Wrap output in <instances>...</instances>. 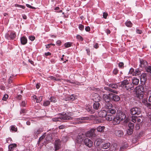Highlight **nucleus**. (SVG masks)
I'll use <instances>...</instances> for the list:
<instances>
[{
  "instance_id": "nucleus-1",
  "label": "nucleus",
  "mask_w": 151,
  "mask_h": 151,
  "mask_svg": "<svg viewBox=\"0 0 151 151\" xmlns=\"http://www.w3.org/2000/svg\"><path fill=\"white\" fill-rule=\"evenodd\" d=\"M127 78V79H125L123 81L121 82V86L122 88H125L126 89L128 90H133L134 89V86L130 82L129 78L127 77H125L124 79Z\"/></svg>"
},
{
  "instance_id": "nucleus-2",
  "label": "nucleus",
  "mask_w": 151,
  "mask_h": 151,
  "mask_svg": "<svg viewBox=\"0 0 151 151\" xmlns=\"http://www.w3.org/2000/svg\"><path fill=\"white\" fill-rule=\"evenodd\" d=\"M73 118L70 116L68 115L66 113L60 115L59 116L54 118L52 119L54 122L60 121H62L72 120Z\"/></svg>"
},
{
  "instance_id": "nucleus-3",
  "label": "nucleus",
  "mask_w": 151,
  "mask_h": 151,
  "mask_svg": "<svg viewBox=\"0 0 151 151\" xmlns=\"http://www.w3.org/2000/svg\"><path fill=\"white\" fill-rule=\"evenodd\" d=\"M135 90L137 94L138 97L140 99L142 98L143 96V93L145 91V89L143 86H139L135 88Z\"/></svg>"
},
{
  "instance_id": "nucleus-4",
  "label": "nucleus",
  "mask_w": 151,
  "mask_h": 151,
  "mask_svg": "<svg viewBox=\"0 0 151 151\" xmlns=\"http://www.w3.org/2000/svg\"><path fill=\"white\" fill-rule=\"evenodd\" d=\"M109 87H104V89L108 91L109 92H111L113 93H114L116 94L117 93V92L114 90L111 89L110 88H111L113 89H116L118 88L117 83H111L109 85Z\"/></svg>"
},
{
  "instance_id": "nucleus-5",
  "label": "nucleus",
  "mask_w": 151,
  "mask_h": 151,
  "mask_svg": "<svg viewBox=\"0 0 151 151\" xmlns=\"http://www.w3.org/2000/svg\"><path fill=\"white\" fill-rule=\"evenodd\" d=\"M141 113V109L138 107H133L130 110V113L132 115H139Z\"/></svg>"
},
{
  "instance_id": "nucleus-6",
  "label": "nucleus",
  "mask_w": 151,
  "mask_h": 151,
  "mask_svg": "<svg viewBox=\"0 0 151 151\" xmlns=\"http://www.w3.org/2000/svg\"><path fill=\"white\" fill-rule=\"evenodd\" d=\"M86 136L83 133H79L76 138V142L78 143L81 144L83 141Z\"/></svg>"
},
{
  "instance_id": "nucleus-7",
  "label": "nucleus",
  "mask_w": 151,
  "mask_h": 151,
  "mask_svg": "<svg viewBox=\"0 0 151 151\" xmlns=\"http://www.w3.org/2000/svg\"><path fill=\"white\" fill-rule=\"evenodd\" d=\"M16 37V34L14 32H9L5 35V37L8 40H13Z\"/></svg>"
},
{
  "instance_id": "nucleus-8",
  "label": "nucleus",
  "mask_w": 151,
  "mask_h": 151,
  "mask_svg": "<svg viewBox=\"0 0 151 151\" xmlns=\"http://www.w3.org/2000/svg\"><path fill=\"white\" fill-rule=\"evenodd\" d=\"M96 129V128H92L89 131L86 132V134H85L86 136L88 137L95 136L96 134H95V132Z\"/></svg>"
},
{
  "instance_id": "nucleus-9",
  "label": "nucleus",
  "mask_w": 151,
  "mask_h": 151,
  "mask_svg": "<svg viewBox=\"0 0 151 151\" xmlns=\"http://www.w3.org/2000/svg\"><path fill=\"white\" fill-rule=\"evenodd\" d=\"M44 130L42 126H40L39 127L35 129L34 130V135L37 136L38 134L42 132Z\"/></svg>"
},
{
  "instance_id": "nucleus-10",
  "label": "nucleus",
  "mask_w": 151,
  "mask_h": 151,
  "mask_svg": "<svg viewBox=\"0 0 151 151\" xmlns=\"http://www.w3.org/2000/svg\"><path fill=\"white\" fill-rule=\"evenodd\" d=\"M116 116L121 121L123 120L126 117L125 114L122 111L117 112Z\"/></svg>"
},
{
  "instance_id": "nucleus-11",
  "label": "nucleus",
  "mask_w": 151,
  "mask_h": 151,
  "mask_svg": "<svg viewBox=\"0 0 151 151\" xmlns=\"http://www.w3.org/2000/svg\"><path fill=\"white\" fill-rule=\"evenodd\" d=\"M109 95L110 96V97L111 98V101L117 102L120 99L119 96L115 94L110 93H109Z\"/></svg>"
},
{
  "instance_id": "nucleus-12",
  "label": "nucleus",
  "mask_w": 151,
  "mask_h": 151,
  "mask_svg": "<svg viewBox=\"0 0 151 151\" xmlns=\"http://www.w3.org/2000/svg\"><path fill=\"white\" fill-rule=\"evenodd\" d=\"M88 117H82L79 118H77L75 122H74V124H81V123H83L84 122L83 121H81V120H88Z\"/></svg>"
},
{
  "instance_id": "nucleus-13",
  "label": "nucleus",
  "mask_w": 151,
  "mask_h": 151,
  "mask_svg": "<svg viewBox=\"0 0 151 151\" xmlns=\"http://www.w3.org/2000/svg\"><path fill=\"white\" fill-rule=\"evenodd\" d=\"M84 142L85 145L89 147H91L93 146V143L91 140L87 138L84 140Z\"/></svg>"
},
{
  "instance_id": "nucleus-14",
  "label": "nucleus",
  "mask_w": 151,
  "mask_h": 151,
  "mask_svg": "<svg viewBox=\"0 0 151 151\" xmlns=\"http://www.w3.org/2000/svg\"><path fill=\"white\" fill-rule=\"evenodd\" d=\"M140 64L139 66L143 68H145L147 66V62L143 59H140L139 60Z\"/></svg>"
},
{
  "instance_id": "nucleus-15",
  "label": "nucleus",
  "mask_w": 151,
  "mask_h": 151,
  "mask_svg": "<svg viewBox=\"0 0 151 151\" xmlns=\"http://www.w3.org/2000/svg\"><path fill=\"white\" fill-rule=\"evenodd\" d=\"M61 145V142L60 139H57L55 140V150H58Z\"/></svg>"
},
{
  "instance_id": "nucleus-16",
  "label": "nucleus",
  "mask_w": 151,
  "mask_h": 151,
  "mask_svg": "<svg viewBox=\"0 0 151 151\" xmlns=\"http://www.w3.org/2000/svg\"><path fill=\"white\" fill-rule=\"evenodd\" d=\"M103 98L106 102H110L111 99L109 93L108 94H104L103 95Z\"/></svg>"
},
{
  "instance_id": "nucleus-17",
  "label": "nucleus",
  "mask_w": 151,
  "mask_h": 151,
  "mask_svg": "<svg viewBox=\"0 0 151 151\" xmlns=\"http://www.w3.org/2000/svg\"><path fill=\"white\" fill-rule=\"evenodd\" d=\"M107 114L108 112L105 110L101 111L98 113L99 116L101 117H105Z\"/></svg>"
},
{
  "instance_id": "nucleus-18",
  "label": "nucleus",
  "mask_w": 151,
  "mask_h": 151,
  "mask_svg": "<svg viewBox=\"0 0 151 151\" xmlns=\"http://www.w3.org/2000/svg\"><path fill=\"white\" fill-rule=\"evenodd\" d=\"M93 107L94 109L97 110L99 109H100L101 107V104L98 102H95L93 105Z\"/></svg>"
},
{
  "instance_id": "nucleus-19",
  "label": "nucleus",
  "mask_w": 151,
  "mask_h": 151,
  "mask_svg": "<svg viewBox=\"0 0 151 151\" xmlns=\"http://www.w3.org/2000/svg\"><path fill=\"white\" fill-rule=\"evenodd\" d=\"M104 107L105 108L108 109V110L111 108H113V106L112 104L110 102H106L105 103Z\"/></svg>"
},
{
  "instance_id": "nucleus-20",
  "label": "nucleus",
  "mask_w": 151,
  "mask_h": 151,
  "mask_svg": "<svg viewBox=\"0 0 151 151\" xmlns=\"http://www.w3.org/2000/svg\"><path fill=\"white\" fill-rule=\"evenodd\" d=\"M121 121L116 116L115 117H114L113 119V123L114 125L119 124Z\"/></svg>"
},
{
  "instance_id": "nucleus-21",
  "label": "nucleus",
  "mask_w": 151,
  "mask_h": 151,
  "mask_svg": "<svg viewBox=\"0 0 151 151\" xmlns=\"http://www.w3.org/2000/svg\"><path fill=\"white\" fill-rule=\"evenodd\" d=\"M21 42L22 44L24 45L27 43V39L25 36H23L20 38Z\"/></svg>"
},
{
  "instance_id": "nucleus-22",
  "label": "nucleus",
  "mask_w": 151,
  "mask_h": 151,
  "mask_svg": "<svg viewBox=\"0 0 151 151\" xmlns=\"http://www.w3.org/2000/svg\"><path fill=\"white\" fill-rule=\"evenodd\" d=\"M139 79L134 77L132 79V84H133V86L137 85L139 83Z\"/></svg>"
},
{
  "instance_id": "nucleus-23",
  "label": "nucleus",
  "mask_w": 151,
  "mask_h": 151,
  "mask_svg": "<svg viewBox=\"0 0 151 151\" xmlns=\"http://www.w3.org/2000/svg\"><path fill=\"white\" fill-rule=\"evenodd\" d=\"M115 133L116 135L119 137H121L123 135V132L120 130H116Z\"/></svg>"
},
{
  "instance_id": "nucleus-24",
  "label": "nucleus",
  "mask_w": 151,
  "mask_h": 151,
  "mask_svg": "<svg viewBox=\"0 0 151 151\" xmlns=\"http://www.w3.org/2000/svg\"><path fill=\"white\" fill-rule=\"evenodd\" d=\"M114 116L112 115H111L108 113L106 114V116L105 117L106 119L108 121H111L113 119Z\"/></svg>"
},
{
  "instance_id": "nucleus-25",
  "label": "nucleus",
  "mask_w": 151,
  "mask_h": 151,
  "mask_svg": "<svg viewBox=\"0 0 151 151\" xmlns=\"http://www.w3.org/2000/svg\"><path fill=\"white\" fill-rule=\"evenodd\" d=\"M141 81H146L147 80V75L146 73L142 74L140 78Z\"/></svg>"
},
{
  "instance_id": "nucleus-26",
  "label": "nucleus",
  "mask_w": 151,
  "mask_h": 151,
  "mask_svg": "<svg viewBox=\"0 0 151 151\" xmlns=\"http://www.w3.org/2000/svg\"><path fill=\"white\" fill-rule=\"evenodd\" d=\"M111 146V143L109 142L106 143L102 145V147L103 149H106Z\"/></svg>"
},
{
  "instance_id": "nucleus-27",
  "label": "nucleus",
  "mask_w": 151,
  "mask_h": 151,
  "mask_svg": "<svg viewBox=\"0 0 151 151\" xmlns=\"http://www.w3.org/2000/svg\"><path fill=\"white\" fill-rule=\"evenodd\" d=\"M17 147V144L15 143L10 144L9 145L8 147L9 150L10 151H12L14 148L16 147Z\"/></svg>"
},
{
  "instance_id": "nucleus-28",
  "label": "nucleus",
  "mask_w": 151,
  "mask_h": 151,
  "mask_svg": "<svg viewBox=\"0 0 151 151\" xmlns=\"http://www.w3.org/2000/svg\"><path fill=\"white\" fill-rule=\"evenodd\" d=\"M86 110L88 112H90L91 114H93L95 113V111L94 110L92 109V107L90 106H88L87 107Z\"/></svg>"
},
{
  "instance_id": "nucleus-29",
  "label": "nucleus",
  "mask_w": 151,
  "mask_h": 151,
  "mask_svg": "<svg viewBox=\"0 0 151 151\" xmlns=\"http://www.w3.org/2000/svg\"><path fill=\"white\" fill-rule=\"evenodd\" d=\"M105 129L104 126H99L97 128V130L98 132H104V130Z\"/></svg>"
},
{
  "instance_id": "nucleus-30",
  "label": "nucleus",
  "mask_w": 151,
  "mask_h": 151,
  "mask_svg": "<svg viewBox=\"0 0 151 151\" xmlns=\"http://www.w3.org/2000/svg\"><path fill=\"white\" fill-rule=\"evenodd\" d=\"M95 95L96 96V97L94 98L93 99V100L95 101V102H96L97 101L99 102L101 99V97L99 96V95L98 94H95Z\"/></svg>"
},
{
  "instance_id": "nucleus-31",
  "label": "nucleus",
  "mask_w": 151,
  "mask_h": 151,
  "mask_svg": "<svg viewBox=\"0 0 151 151\" xmlns=\"http://www.w3.org/2000/svg\"><path fill=\"white\" fill-rule=\"evenodd\" d=\"M108 113L110 114H114L116 112V110L115 109L111 108L108 110Z\"/></svg>"
},
{
  "instance_id": "nucleus-32",
  "label": "nucleus",
  "mask_w": 151,
  "mask_h": 151,
  "mask_svg": "<svg viewBox=\"0 0 151 151\" xmlns=\"http://www.w3.org/2000/svg\"><path fill=\"white\" fill-rule=\"evenodd\" d=\"M141 73V71L138 69H136L133 73V76L138 75Z\"/></svg>"
},
{
  "instance_id": "nucleus-33",
  "label": "nucleus",
  "mask_w": 151,
  "mask_h": 151,
  "mask_svg": "<svg viewBox=\"0 0 151 151\" xmlns=\"http://www.w3.org/2000/svg\"><path fill=\"white\" fill-rule=\"evenodd\" d=\"M125 24L128 27H131L132 25V24L131 21L127 20L125 22Z\"/></svg>"
},
{
  "instance_id": "nucleus-34",
  "label": "nucleus",
  "mask_w": 151,
  "mask_h": 151,
  "mask_svg": "<svg viewBox=\"0 0 151 151\" xmlns=\"http://www.w3.org/2000/svg\"><path fill=\"white\" fill-rule=\"evenodd\" d=\"M67 100H71V101H73L74 100L75 98L74 97V94H72L71 96L70 95H68L67 96Z\"/></svg>"
},
{
  "instance_id": "nucleus-35",
  "label": "nucleus",
  "mask_w": 151,
  "mask_h": 151,
  "mask_svg": "<svg viewBox=\"0 0 151 151\" xmlns=\"http://www.w3.org/2000/svg\"><path fill=\"white\" fill-rule=\"evenodd\" d=\"M46 139L47 141H51L52 139V134H49L47 135L46 136Z\"/></svg>"
},
{
  "instance_id": "nucleus-36",
  "label": "nucleus",
  "mask_w": 151,
  "mask_h": 151,
  "mask_svg": "<svg viewBox=\"0 0 151 151\" xmlns=\"http://www.w3.org/2000/svg\"><path fill=\"white\" fill-rule=\"evenodd\" d=\"M133 132V129H132L129 128L127 129V133L129 135L132 134Z\"/></svg>"
},
{
  "instance_id": "nucleus-37",
  "label": "nucleus",
  "mask_w": 151,
  "mask_h": 151,
  "mask_svg": "<svg viewBox=\"0 0 151 151\" xmlns=\"http://www.w3.org/2000/svg\"><path fill=\"white\" fill-rule=\"evenodd\" d=\"M72 43L70 42H68L64 44V46L66 48H67L71 46Z\"/></svg>"
},
{
  "instance_id": "nucleus-38",
  "label": "nucleus",
  "mask_w": 151,
  "mask_h": 151,
  "mask_svg": "<svg viewBox=\"0 0 151 151\" xmlns=\"http://www.w3.org/2000/svg\"><path fill=\"white\" fill-rule=\"evenodd\" d=\"M145 69L147 72L151 73V66H149L146 67Z\"/></svg>"
},
{
  "instance_id": "nucleus-39",
  "label": "nucleus",
  "mask_w": 151,
  "mask_h": 151,
  "mask_svg": "<svg viewBox=\"0 0 151 151\" xmlns=\"http://www.w3.org/2000/svg\"><path fill=\"white\" fill-rule=\"evenodd\" d=\"M50 104V102L48 101H44L43 103V105L45 106H49Z\"/></svg>"
},
{
  "instance_id": "nucleus-40",
  "label": "nucleus",
  "mask_w": 151,
  "mask_h": 151,
  "mask_svg": "<svg viewBox=\"0 0 151 151\" xmlns=\"http://www.w3.org/2000/svg\"><path fill=\"white\" fill-rule=\"evenodd\" d=\"M128 126L129 129H133L134 127V124L131 123H129Z\"/></svg>"
},
{
  "instance_id": "nucleus-41",
  "label": "nucleus",
  "mask_w": 151,
  "mask_h": 151,
  "mask_svg": "<svg viewBox=\"0 0 151 151\" xmlns=\"http://www.w3.org/2000/svg\"><path fill=\"white\" fill-rule=\"evenodd\" d=\"M50 99L51 102H55L57 101L56 99L54 97H51Z\"/></svg>"
},
{
  "instance_id": "nucleus-42",
  "label": "nucleus",
  "mask_w": 151,
  "mask_h": 151,
  "mask_svg": "<svg viewBox=\"0 0 151 151\" xmlns=\"http://www.w3.org/2000/svg\"><path fill=\"white\" fill-rule=\"evenodd\" d=\"M42 96H41L37 99L36 102L39 103L42 100Z\"/></svg>"
},
{
  "instance_id": "nucleus-43",
  "label": "nucleus",
  "mask_w": 151,
  "mask_h": 151,
  "mask_svg": "<svg viewBox=\"0 0 151 151\" xmlns=\"http://www.w3.org/2000/svg\"><path fill=\"white\" fill-rule=\"evenodd\" d=\"M124 63L122 62H120L119 63V67L121 68H124Z\"/></svg>"
},
{
  "instance_id": "nucleus-44",
  "label": "nucleus",
  "mask_w": 151,
  "mask_h": 151,
  "mask_svg": "<svg viewBox=\"0 0 151 151\" xmlns=\"http://www.w3.org/2000/svg\"><path fill=\"white\" fill-rule=\"evenodd\" d=\"M78 27L79 29L81 31L83 30L84 29V25L81 24H79Z\"/></svg>"
},
{
  "instance_id": "nucleus-45",
  "label": "nucleus",
  "mask_w": 151,
  "mask_h": 151,
  "mask_svg": "<svg viewBox=\"0 0 151 151\" xmlns=\"http://www.w3.org/2000/svg\"><path fill=\"white\" fill-rule=\"evenodd\" d=\"M8 95L7 94H5L4 95L2 99V100H3L4 101H6L8 99Z\"/></svg>"
},
{
  "instance_id": "nucleus-46",
  "label": "nucleus",
  "mask_w": 151,
  "mask_h": 151,
  "mask_svg": "<svg viewBox=\"0 0 151 151\" xmlns=\"http://www.w3.org/2000/svg\"><path fill=\"white\" fill-rule=\"evenodd\" d=\"M118 71H119V70L117 68H115L113 70V73L114 74L116 75L117 74Z\"/></svg>"
},
{
  "instance_id": "nucleus-47",
  "label": "nucleus",
  "mask_w": 151,
  "mask_h": 151,
  "mask_svg": "<svg viewBox=\"0 0 151 151\" xmlns=\"http://www.w3.org/2000/svg\"><path fill=\"white\" fill-rule=\"evenodd\" d=\"M26 110L25 109H22L21 110L20 114H24L26 113Z\"/></svg>"
},
{
  "instance_id": "nucleus-48",
  "label": "nucleus",
  "mask_w": 151,
  "mask_h": 151,
  "mask_svg": "<svg viewBox=\"0 0 151 151\" xmlns=\"http://www.w3.org/2000/svg\"><path fill=\"white\" fill-rule=\"evenodd\" d=\"M76 38L77 39L80 40L81 41H83V38L80 35H77L76 36Z\"/></svg>"
},
{
  "instance_id": "nucleus-49",
  "label": "nucleus",
  "mask_w": 151,
  "mask_h": 151,
  "mask_svg": "<svg viewBox=\"0 0 151 151\" xmlns=\"http://www.w3.org/2000/svg\"><path fill=\"white\" fill-rule=\"evenodd\" d=\"M15 6L20 7L23 9H24L25 8V7L22 5H19L18 4H15Z\"/></svg>"
},
{
  "instance_id": "nucleus-50",
  "label": "nucleus",
  "mask_w": 151,
  "mask_h": 151,
  "mask_svg": "<svg viewBox=\"0 0 151 151\" xmlns=\"http://www.w3.org/2000/svg\"><path fill=\"white\" fill-rule=\"evenodd\" d=\"M126 148L127 146H126L125 145H122L121 147L120 148V150L121 151H123L124 149H125Z\"/></svg>"
},
{
  "instance_id": "nucleus-51",
  "label": "nucleus",
  "mask_w": 151,
  "mask_h": 151,
  "mask_svg": "<svg viewBox=\"0 0 151 151\" xmlns=\"http://www.w3.org/2000/svg\"><path fill=\"white\" fill-rule=\"evenodd\" d=\"M11 129L12 131H14L15 132L17 130V128H15V127L13 126H11Z\"/></svg>"
},
{
  "instance_id": "nucleus-52",
  "label": "nucleus",
  "mask_w": 151,
  "mask_h": 151,
  "mask_svg": "<svg viewBox=\"0 0 151 151\" xmlns=\"http://www.w3.org/2000/svg\"><path fill=\"white\" fill-rule=\"evenodd\" d=\"M108 14L106 12H104L103 13V17L104 19H106L108 16Z\"/></svg>"
},
{
  "instance_id": "nucleus-53",
  "label": "nucleus",
  "mask_w": 151,
  "mask_h": 151,
  "mask_svg": "<svg viewBox=\"0 0 151 151\" xmlns=\"http://www.w3.org/2000/svg\"><path fill=\"white\" fill-rule=\"evenodd\" d=\"M136 31L137 33L139 34H141L142 33V30L139 29H136Z\"/></svg>"
},
{
  "instance_id": "nucleus-54",
  "label": "nucleus",
  "mask_w": 151,
  "mask_h": 151,
  "mask_svg": "<svg viewBox=\"0 0 151 151\" xmlns=\"http://www.w3.org/2000/svg\"><path fill=\"white\" fill-rule=\"evenodd\" d=\"M26 6L28 7L29 8H31L33 9H36V8H35V7L32 6L29 4H26Z\"/></svg>"
},
{
  "instance_id": "nucleus-55",
  "label": "nucleus",
  "mask_w": 151,
  "mask_h": 151,
  "mask_svg": "<svg viewBox=\"0 0 151 151\" xmlns=\"http://www.w3.org/2000/svg\"><path fill=\"white\" fill-rule=\"evenodd\" d=\"M134 71V69L133 68H131L129 70V74H133V72Z\"/></svg>"
},
{
  "instance_id": "nucleus-56",
  "label": "nucleus",
  "mask_w": 151,
  "mask_h": 151,
  "mask_svg": "<svg viewBox=\"0 0 151 151\" xmlns=\"http://www.w3.org/2000/svg\"><path fill=\"white\" fill-rule=\"evenodd\" d=\"M145 106H147L149 109H151V105L148 102H146V103L145 104Z\"/></svg>"
},
{
  "instance_id": "nucleus-57",
  "label": "nucleus",
  "mask_w": 151,
  "mask_h": 151,
  "mask_svg": "<svg viewBox=\"0 0 151 151\" xmlns=\"http://www.w3.org/2000/svg\"><path fill=\"white\" fill-rule=\"evenodd\" d=\"M6 142L9 143L11 142V141L12 140L11 138H8L6 139Z\"/></svg>"
},
{
  "instance_id": "nucleus-58",
  "label": "nucleus",
  "mask_w": 151,
  "mask_h": 151,
  "mask_svg": "<svg viewBox=\"0 0 151 151\" xmlns=\"http://www.w3.org/2000/svg\"><path fill=\"white\" fill-rule=\"evenodd\" d=\"M66 126L65 125H62L59 127V129H63L65 128Z\"/></svg>"
},
{
  "instance_id": "nucleus-59",
  "label": "nucleus",
  "mask_w": 151,
  "mask_h": 151,
  "mask_svg": "<svg viewBox=\"0 0 151 151\" xmlns=\"http://www.w3.org/2000/svg\"><path fill=\"white\" fill-rule=\"evenodd\" d=\"M29 39L31 41H33L35 39V37L33 36H30L29 37Z\"/></svg>"
},
{
  "instance_id": "nucleus-60",
  "label": "nucleus",
  "mask_w": 151,
  "mask_h": 151,
  "mask_svg": "<svg viewBox=\"0 0 151 151\" xmlns=\"http://www.w3.org/2000/svg\"><path fill=\"white\" fill-rule=\"evenodd\" d=\"M90 28L89 26H87L85 28V29L87 32H89L90 30Z\"/></svg>"
},
{
  "instance_id": "nucleus-61",
  "label": "nucleus",
  "mask_w": 151,
  "mask_h": 151,
  "mask_svg": "<svg viewBox=\"0 0 151 151\" xmlns=\"http://www.w3.org/2000/svg\"><path fill=\"white\" fill-rule=\"evenodd\" d=\"M26 105V103L24 101H22L21 104V105L23 107L25 106Z\"/></svg>"
},
{
  "instance_id": "nucleus-62",
  "label": "nucleus",
  "mask_w": 151,
  "mask_h": 151,
  "mask_svg": "<svg viewBox=\"0 0 151 151\" xmlns=\"http://www.w3.org/2000/svg\"><path fill=\"white\" fill-rule=\"evenodd\" d=\"M106 32V33L107 35L111 33V31L109 29H106L105 30Z\"/></svg>"
},
{
  "instance_id": "nucleus-63",
  "label": "nucleus",
  "mask_w": 151,
  "mask_h": 151,
  "mask_svg": "<svg viewBox=\"0 0 151 151\" xmlns=\"http://www.w3.org/2000/svg\"><path fill=\"white\" fill-rule=\"evenodd\" d=\"M93 47L96 49H97L99 47V44L97 43H96L93 46Z\"/></svg>"
},
{
  "instance_id": "nucleus-64",
  "label": "nucleus",
  "mask_w": 151,
  "mask_h": 151,
  "mask_svg": "<svg viewBox=\"0 0 151 151\" xmlns=\"http://www.w3.org/2000/svg\"><path fill=\"white\" fill-rule=\"evenodd\" d=\"M135 128L136 130H138L139 129V125L138 124H136L135 126Z\"/></svg>"
}]
</instances>
